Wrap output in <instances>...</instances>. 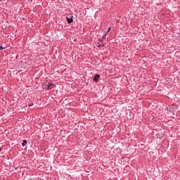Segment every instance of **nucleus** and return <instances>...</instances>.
<instances>
[{
  "instance_id": "20e7f679",
  "label": "nucleus",
  "mask_w": 180,
  "mask_h": 180,
  "mask_svg": "<svg viewBox=\"0 0 180 180\" xmlns=\"http://www.w3.org/2000/svg\"><path fill=\"white\" fill-rule=\"evenodd\" d=\"M26 144H27V141L23 140V142H22V146H26Z\"/></svg>"
},
{
  "instance_id": "39448f33",
  "label": "nucleus",
  "mask_w": 180,
  "mask_h": 180,
  "mask_svg": "<svg viewBox=\"0 0 180 180\" xmlns=\"http://www.w3.org/2000/svg\"><path fill=\"white\" fill-rule=\"evenodd\" d=\"M111 29H112V27H110L108 28V30L106 34H105V36H106V34H108V33H109V32H110V30H111Z\"/></svg>"
},
{
  "instance_id": "7ed1b4c3",
  "label": "nucleus",
  "mask_w": 180,
  "mask_h": 180,
  "mask_svg": "<svg viewBox=\"0 0 180 180\" xmlns=\"http://www.w3.org/2000/svg\"><path fill=\"white\" fill-rule=\"evenodd\" d=\"M99 78H101V75H96L95 77H94L93 80L96 82V81H98V79H99Z\"/></svg>"
},
{
  "instance_id": "f03ea898",
  "label": "nucleus",
  "mask_w": 180,
  "mask_h": 180,
  "mask_svg": "<svg viewBox=\"0 0 180 180\" xmlns=\"http://www.w3.org/2000/svg\"><path fill=\"white\" fill-rule=\"evenodd\" d=\"M72 18H73L72 16H68L67 17L68 23L69 25L72 23V22H74V19Z\"/></svg>"
},
{
  "instance_id": "f257e3e1",
  "label": "nucleus",
  "mask_w": 180,
  "mask_h": 180,
  "mask_svg": "<svg viewBox=\"0 0 180 180\" xmlns=\"http://www.w3.org/2000/svg\"><path fill=\"white\" fill-rule=\"evenodd\" d=\"M44 86L46 89H51L52 88H53L54 84H53V83H49L48 84H46Z\"/></svg>"
},
{
  "instance_id": "423d86ee",
  "label": "nucleus",
  "mask_w": 180,
  "mask_h": 180,
  "mask_svg": "<svg viewBox=\"0 0 180 180\" xmlns=\"http://www.w3.org/2000/svg\"><path fill=\"white\" fill-rule=\"evenodd\" d=\"M4 48L2 47V46H0V50H2Z\"/></svg>"
}]
</instances>
